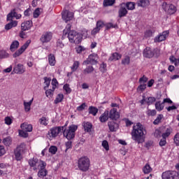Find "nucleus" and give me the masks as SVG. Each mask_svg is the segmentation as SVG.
Here are the masks:
<instances>
[{
  "mask_svg": "<svg viewBox=\"0 0 179 179\" xmlns=\"http://www.w3.org/2000/svg\"><path fill=\"white\" fill-rule=\"evenodd\" d=\"M99 69H100L101 72L104 73V72H106V71H107V65L104 63H102L100 66Z\"/></svg>",
  "mask_w": 179,
  "mask_h": 179,
  "instance_id": "13d9d810",
  "label": "nucleus"
},
{
  "mask_svg": "<svg viewBox=\"0 0 179 179\" xmlns=\"http://www.w3.org/2000/svg\"><path fill=\"white\" fill-rule=\"evenodd\" d=\"M78 129V126L75 124H71L69 127L68 129H64L63 131V135L68 139V141H71L75 138V132Z\"/></svg>",
  "mask_w": 179,
  "mask_h": 179,
  "instance_id": "20e7f679",
  "label": "nucleus"
},
{
  "mask_svg": "<svg viewBox=\"0 0 179 179\" xmlns=\"http://www.w3.org/2000/svg\"><path fill=\"white\" fill-rule=\"evenodd\" d=\"M143 173L145 174H149V173H150V171H152V168L150 167V164H145V166L143 167Z\"/></svg>",
  "mask_w": 179,
  "mask_h": 179,
  "instance_id": "58836bf2",
  "label": "nucleus"
},
{
  "mask_svg": "<svg viewBox=\"0 0 179 179\" xmlns=\"http://www.w3.org/2000/svg\"><path fill=\"white\" fill-rule=\"evenodd\" d=\"M9 55L5 52V50L0 51V58L2 59L3 58H8Z\"/></svg>",
  "mask_w": 179,
  "mask_h": 179,
  "instance_id": "3c124183",
  "label": "nucleus"
},
{
  "mask_svg": "<svg viewBox=\"0 0 179 179\" xmlns=\"http://www.w3.org/2000/svg\"><path fill=\"white\" fill-rule=\"evenodd\" d=\"M83 127L85 132H92V128H93V125L89 122H85L83 123Z\"/></svg>",
  "mask_w": 179,
  "mask_h": 179,
  "instance_id": "b1692460",
  "label": "nucleus"
},
{
  "mask_svg": "<svg viewBox=\"0 0 179 179\" xmlns=\"http://www.w3.org/2000/svg\"><path fill=\"white\" fill-rule=\"evenodd\" d=\"M29 164L32 167L34 171H37V170L43 169V167H45V164L44 162L34 158L29 159Z\"/></svg>",
  "mask_w": 179,
  "mask_h": 179,
  "instance_id": "0eeeda50",
  "label": "nucleus"
},
{
  "mask_svg": "<svg viewBox=\"0 0 179 179\" xmlns=\"http://www.w3.org/2000/svg\"><path fill=\"white\" fill-rule=\"evenodd\" d=\"M4 121L6 125H10L12 124V119L9 117H6Z\"/></svg>",
  "mask_w": 179,
  "mask_h": 179,
  "instance_id": "0e129e2a",
  "label": "nucleus"
},
{
  "mask_svg": "<svg viewBox=\"0 0 179 179\" xmlns=\"http://www.w3.org/2000/svg\"><path fill=\"white\" fill-rule=\"evenodd\" d=\"M152 36H153V32L152 31V30L148 29L145 31V34H144L145 38H149L152 37Z\"/></svg>",
  "mask_w": 179,
  "mask_h": 179,
  "instance_id": "a18cd8bd",
  "label": "nucleus"
},
{
  "mask_svg": "<svg viewBox=\"0 0 179 179\" xmlns=\"http://www.w3.org/2000/svg\"><path fill=\"white\" fill-rule=\"evenodd\" d=\"M64 100V94H59L56 99H55V104H58V103H61Z\"/></svg>",
  "mask_w": 179,
  "mask_h": 179,
  "instance_id": "f704fd0d",
  "label": "nucleus"
},
{
  "mask_svg": "<svg viewBox=\"0 0 179 179\" xmlns=\"http://www.w3.org/2000/svg\"><path fill=\"white\" fill-rule=\"evenodd\" d=\"M31 26H33V23L31 22V21H26L21 24V29L22 30H24V31H26V30H29V29H31Z\"/></svg>",
  "mask_w": 179,
  "mask_h": 179,
  "instance_id": "aec40b11",
  "label": "nucleus"
},
{
  "mask_svg": "<svg viewBox=\"0 0 179 179\" xmlns=\"http://www.w3.org/2000/svg\"><path fill=\"white\" fill-rule=\"evenodd\" d=\"M146 82H148V78L145 76L139 79V83L145 84Z\"/></svg>",
  "mask_w": 179,
  "mask_h": 179,
  "instance_id": "774afa93",
  "label": "nucleus"
},
{
  "mask_svg": "<svg viewBox=\"0 0 179 179\" xmlns=\"http://www.w3.org/2000/svg\"><path fill=\"white\" fill-rule=\"evenodd\" d=\"M168 36H169V32L167 31L162 32L158 36L155 37V43H160L162 41H164V40H166Z\"/></svg>",
  "mask_w": 179,
  "mask_h": 179,
  "instance_id": "4468645a",
  "label": "nucleus"
},
{
  "mask_svg": "<svg viewBox=\"0 0 179 179\" xmlns=\"http://www.w3.org/2000/svg\"><path fill=\"white\" fill-rule=\"evenodd\" d=\"M64 36L68 34V38L70 43H75L76 44H79L82 41V35L78 34L76 31H71V24H68L63 31Z\"/></svg>",
  "mask_w": 179,
  "mask_h": 179,
  "instance_id": "f03ea898",
  "label": "nucleus"
},
{
  "mask_svg": "<svg viewBox=\"0 0 179 179\" xmlns=\"http://www.w3.org/2000/svg\"><path fill=\"white\" fill-rule=\"evenodd\" d=\"M178 172L176 171H167L162 173L163 179H178L179 177V164L176 166Z\"/></svg>",
  "mask_w": 179,
  "mask_h": 179,
  "instance_id": "423d86ee",
  "label": "nucleus"
},
{
  "mask_svg": "<svg viewBox=\"0 0 179 179\" xmlns=\"http://www.w3.org/2000/svg\"><path fill=\"white\" fill-rule=\"evenodd\" d=\"M97 113H99V109L94 106H90L89 108V113L92 114V115L95 116Z\"/></svg>",
  "mask_w": 179,
  "mask_h": 179,
  "instance_id": "473e14b6",
  "label": "nucleus"
},
{
  "mask_svg": "<svg viewBox=\"0 0 179 179\" xmlns=\"http://www.w3.org/2000/svg\"><path fill=\"white\" fill-rule=\"evenodd\" d=\"M14 153L16 160H22V152L18 151L17 150H15Z\"/></svg>",
  "mask_w": 179,
  "mask_h": 179,
  "instance_id": "a19ab883",
  "label": "nucleus"
},
{
  "mask_svg": "<svg viewBox=\"0 0 179 179\" xmlns=\"http://www.w3.org/2000/svg\"><path fill=\"white\" fill-rule=\"evenodd\" d=\"M15 150H17L18 152H21L23 153L24 150H26V144L21 143L20 145L17 146Z\"/></svg>",
  "mask_w": 179,
  "mask_h": 179,
  "instance_id": "e433bc0d",
  "label": "nucleus"
},
{
  "mask_svg": "<svg viewBox=\"0 0 179 179\" xmlns=\"http://www.w3.org/2000/svg\"><path fill=\"white\" fill-rule=\"evenodd\" d=\"M127 13H128V10H127V5H125V3H122L119 10V17H124V16H127Z\"/></svg>",
  "mask_w": 179,
  "mask_h": 179,
  "instance_id": "dca6fc26",
  "label": "nucleus"
},
{
  "mask_svg": "<svg viewBox=\"0 0 179 179\" xmlns=\"http://www.w3.org/2000/svg\"><path fill=\"white\" fill-rule=\"evenodd\" d=\"M57 85H58V81L57 80V79L53 78L52 80V89H53V90H55V89L57 88Z\"/></svg>",
  "mask_w": 179,
  "mask_h": 179,
  "instance_id": "bf43d9fd",
  "label": "nucleus"
},
{
  "mask_svg": "<svg viewBox=\"0 0 179 179\" xmlns=\"http://www.w3.org/2000/svg\"><path fill=\"white\" fill-rule=\"evenodd\" d=\"M129 62H131V57L129 56H126L122 60V65H129Z\"/></svg>",
  "mask_w": 179,
  "mask_h": 179,
  "instance_id": "c03bdc74",
  "label": "nucleus"
},
{
  "mask_svg": "<svg viewBox=\"0 0 179 179\" xmlns=\"http://www.w3.org/2000/svg\"><path fill=\"white\" fill-rule=\"evenodd\" d=\"M101 122H106L108 120V111L104 112L99 117Z\"/></svg>",
  "mask_w": 179,
  "mask_h": 179,
  "instance_id": "c756f323",
  "label": "nucleus"
},
{
  "mask_svg": "<svg viewBox=\"0 0 179 179\" xmlns=\"http://www.w3.org/2000/svg\"><path fill=\"white\" fill-rule=\"evenodd\" d=\"M48 62L50 66H55V64H57V60H55V56L52 54H50L48 55Z\"/></svg>",
  "mask_w": 179,
  "mask_h": 179,
  "instance_id": "5701e85b",
  "label": "nucleus"
},
{
  "mask_svg": "<svg viewBox=\"0 0 179 179\" xmlns=\"http://www.w3.org/2000/svg\"><path fill=\"white\" fill-rule=\"evenodd\" d=\"M93 71H94V68H93L92 66H89L83 71V73L84 75H87L89 73H92Z\"/></svg>",
  "mask_w": 179,
  "mask_h": 179,
  "instance_id": "4c0bfd02",
  "label": "nucleus"
},
{
  "mask_svg": "<svg viewBox=\"0 0 179 179\" xmlns=\"http://www.w3.org/2000/svg\"><path fill=\"white\" fill-rule=\"evenodd\" d=\"M52 38V34L51 32H45L41 36L40 40L41 43H49Z\"/></svg>",
  "mask_w": 179,
  "mask_h": 179,
  "instance_id": "ddd939ff",
  "label": "nucleus"
},
{
  "mask_svg": "<svg viewBox=\"0 0 179 179\" xmlns=\"http://www.w3.org/2000/svg\"><path fill=\"white\" fill-rule=\"evenodd\" d=\"M19 135L22 138H27V136H29V134H27V131H25L23 129L19 131Z\"/></svg>",
  "mask_w": 179,
  "mask_h": 179,
  "instance_id": "8fccbe9b",
  "label": "nucleus"
},
{
  "mask_svg": "<svg viewBox=\"0 0 179 179\" xmlns=\"http://www.w3.org/2000/svg\"><path fill=\"white\" fill-rule=\"evenodd\" d=\"M99 62V56L96 53L89 55L88 58L83 62V65H96Z\"/></svg>",
  "mask_w": 179,
  "mask_h": 179,
  "instance_id": "6e6552de",
  "label": "nucleus"
},
{
  "mask_svg": "<svg viewBox=\"0 0 179 179\" xmlns=\"http://www.w3.org/2000/svg\"><path fill=\"white\" fill-rule=\"evenodd\" d=\"M109 118L110 120H118L120 118V113L117 111L116 108H112L109 113Z\"/></svg>",
  "mask_w": 179,
  "mask_h": 179,
  "instance_id": "f3484780",
  "label": "nucleus"
},
{
  "mask_svg": "<svg viewBox=\"0 0 179 179\" xmlns=\"http://www.w3.org/2000/svg\"><path fill=\"white\" fill-rule=\"evenodd\" d=\"M40 16V8H36L34 12V17L37 18Z\"/></svg>",
  "mask_w": 179,
  "mask_h": 179,
  "instance_id": "69168bd1",
  "label": "nucleus"
},
{
  "mask_svg": "<svg viewBox=\"0 0 179 179\" xmlns=\"http://www.w3.org/2000/svg\"><path fill=\"white\" fill-rule=\"evenodd\" d=\"M78 167L80 171H87L90 167V159L87 157H82L78 161Z\"/></svg>",
  "mask_w": 179,
  "mask_h": 179,
  "instance_id": "7ed1b4c3",
  "label": "nucleus"
},
{
  "mask_svg": "<svg viewBox=\"0 0 179 179\" xmlns=\"http://www.w3.org/2000/svg\"><path fill=\"white\" fill-rule=\"evenodd\" d=\"M154 136L155 138H160V136H162V131H160V130H155V133H154Z\"/></svg>",
  "mask_w": 179,
  "mask_h": 179,
  "instance_id": "338daca9",
  "label": "nucleus"
},
{
  "mask_svg": "<svg viewBox=\"0 0 179 179\" xmlns=\"http://www.w3.org/2000/svg\"><path fill=\"white\" fill-rule=\"evenodd\" d=\"M39 122L41 125H48V122H47V118L44 117L39 119Z\"/></svg>",
  "mask_w": 179,
  "mask_h": 179,
  "instance_id": "4d7b16f0",
  "label": "nucleus"
},
{
  "mask_svg": "<svg viewBox=\"0 0 179 179\" xmlns=\"http://www.w3.org/2000/svg\"><path fill=\"white\" fill-rule=\"evenodd\" d=\"M65 127H66V124L63 127H55L51 128L47 134V138L50 141L51 139H54V138H57V136L59 135V132L65 129Z\"/></svg>",
  "mask_w": 179,
  "mask_h": 179,
  "instance_id": "39448f33",
  "label": "nucleus"
},
{
  "mask_svg": "<svg viewBox=\"0 0 179 179\" xmlns=\"http://www.w3.org/2000/svg\"><path fill=\"white\" fill-rule=\"evenodd\" d=\"M136 3L138 6H141V8H146V6H149L150 2L149 0H138Z\"/></svg>",
  "mask_w": 179,
  "mask_h": 179,
  "instance_id": "4be33fe9",
  "label": "nucleus"
},
{
  "mask_svg": "<svg viewBox=\"0 0 179 179\" xmlns=\"http://www.w3.org/2000/svg\"><path fill=\"white\" fill-rule=\"evenodd\" d=\"M62 17L63 20H64V22L67 23V22H69L70 20H72V19H73V13L68 10H64L62 13Z\"/></svg>",
  "mask_w": 179,
  "mask_h": 179,
  "instance_id": "9d476101",
  "label": "nucleus"
},
{
  "mask_svg": "<svg viewBox=\"0 0 179 179\" xmlns=\"http://www.w3.org/2000/svg\"><path fill=\"white\" fill-rule=\"evenodd\" d=\"M13 17H15L16 19H20V17H22V15L17 14V13H16L15 10H13V11L8 14L7 20H12Z\"/></svg>",
  "mask_w": 179,
  "mask_h": 179,
  "instance_id": "a211bd4d",
  "label": "nucleus"
},
{
  "mask_svg": "<svg viewBox=\"0 0 179 179\" xmlns=\"http://www.w3.org/2000/svg\"><path fill=\"white\" fill-rule=\"evenodd\" d=\"M174 143L176 145V146H179V133H177L175 136H174Z\"/></svg>",
  "mask_w": 179,
  "mask_h": 179,
  "instance_id": "6e6d98bb",
  "label": "nucleus"
},
{
  "mask_svg": "<svg viewBox=\"0 0 179 179\" xmlns=\"http://www.w3.org/2000/svg\"><path fill=\"white\" fill-rule=\"evenodd\" d=\"M122 55L118 54L117 52H115L112 54L111 57L108 59L109 61H118V59H121Z\"/></svg>",
  "mask_w": 179,
  "mask_h": 179,
  "instance_id": "cd10ccee",
  "label": "nucleus"
},
{
  "mask_svg": "<svg viewBox=\"0 0 179 179\" xmlns=\"http://www.w3.org/2000/svg\"><path fill=\"white\" fill-rule=\"evenodd\" d=\"M155 55V53L153 51H152V49L150 48H146L143 51V56L145 58H152Z\"/></svg>",
  "mask_w": 179,
  "mask_h": 179,
  "instance_id": "6ab92c4d",
  "label": "nucleus"
},
{
  "mask_svg": "<svg viewBox=\"0 0 179 179\" xmlns=\"http://www.w3.org/2000/svg\"><path fill=\"white\" fill-rule=\"evenodd\" d=\"M103 27H104V22L102 21H98L96 22V27L92 31V34L93 36L97 34Z\"/></svg>",
  "mask_w": 179,
  "mask_h": 179,
  "instance_id": "2eb2a0df",
  "label": "nucleus"
},
{
  "mask_svg": "<svg viewBox=\"0 0 179 179\" xmlns=\"http://www.w3.org/2000/svg\"><path fill=\"white\" fill-rule=\"evenodd\" d=\"M147 114L149 116L155 117V115H156L157 114V112H156V110L148 109V110L147 111Z\"/></svg>",
  "mask_w": 179,
  "mask_h": 179,
  "instance_id": "5fc2aeb1",
  "label": "nucleus"
},
{
  "mask_svg": "<svg viewBox=\"0 0 179 179\" xmlns=\"http://www.w3.org/2000/svg\"><path fill=\"white\" fill-rule=\"evenodd\" d=\"M33 100H34V99L32 98L31 100H30L29 102L24 101V107L25 111L27 112L30 111V107L33 103Z\"/></svg>",
  "mask_w": 179,
  "mask_h": 179,
  "instance_id": "c85d7f7f",
  "label": "nucleus"
},
{
  "mask_svg": "<svg viewBox=\"0 0 179 179\" xmlns=\"http://www.w3.org/2000/svg\"><path fill=\"white\" fill-rule=\"evenodd\" d=\"M125 5L128 10H134V9H135L134 2H127V3H125Z\"/></svg>",
  "mask_w": 179,
  "mask_h": 179,
  "instance_id": "c9c22d12",
  "label": "nucleus"
},
{
  "mask_svg": "<svg viewBox=\"0 0 179 179\" xmlns=\"http://www.w3.org/2000/svg\"><path fill=\"white\" fill-rule=\"evenodd\" d=\"M17 26V21L11 20V22L5 26L6 30H10L12 27H16Z\"/></svg>",
  "mask_w": 179,
  "mask_h": 179,
  "instance_id": "bb28decb",
  "label": "nucleus"
},
{
  "mask_svg": "<svg viewBox=\"0 0 179 179\" xmlns=\"http://www.w3.org/2000/svg\"><path fill=\"white\" fill-rule=\"evenodd\" d=\"M13 72L17 75H23L26 72V68L22 64H18L13 68Z\"/></svg>",
  "mask_w": 179,
  "mask_h": 179,
  "instance_id": "f8f14e48",
  "label": "nucleus"
},
{
  "mask_svg": "<svg viewBox=\"0 0 179 179\" xmlns=\"http://www.w3.org/2000/svg\"><path fill=\"white\" fill-rule=\"evenodd\" d=\"M79 65H80V63L78 61H75L73 64V66H71V70L73 72H75L78 68Z\"/></svg>",
  "mask_w": 179,
  "mask_h": 179,
  "instance_id": "79ce46f5",
  "label": "nucleus"
},
{
  "mask_svg": "<svg viewBox=\"0 0 179 179\" xmlns=\"http://www.w3.org/2000/svg\"><path fill=\"white\" fill-rule=\"evenodd\" d=\"M21 129L24 130L25 132H31L33 131V126L27 123H22L21 124Z\"/></svg>",
  "mask_w": 179,
  "mask_h": 179,
  "instance_id": "412c9836",
  "label": "nucleus"
},
{
  "mask_svg": "<svg viewBox=\"0 0 179 179\" xmlns=\"http://www.w3.org/2000/svg\"><path fill=\"white\" fill-rule=\"evenodd\" d=\"M44 84H45V89L46 87H48L50 86V83H51V78H47V77H44Z\"/></svg>",
  "mask_w": 179,
  "mask_h": 179,
  "instance_id": "09e8293b",
  "label": "nucleus"
},
{
  "mask_svg": "<svg viewBox=\"0 0 179 179\" xmlns=\"http://www.w3.org/2000/svg\"><path fill=\"white\" fill-rule=\"evenodd\" d=\"M58 150V148H57L56 146H51L49 148V152L50 153H51L52 155H55V153H57V151Z\"/></svg>",
  "mask_w": 179,
  "mask_h": 179,
  "instance_id": "603ef678",
  "label": "nucleus"
},
{
  "mask_svg": "<svg viewBox=\"0 0 179 179\" xmlns=\"http://www.w3.org/2000/svg\"><path fill=\"white\" fill-rule=\"evenodd\" d=\"M19 48V41H14L10 47V51H15V50Z\"/></svg>",
  "mask_w": 179,
  "mask_h": 179,
  "instance_id": "2f4dec72",
  "label": "nucleus"
},
{
  "mask_svg": "<svg viewBox=\"0 0 179 179\" xmlns=\"http://www.w3.org/2000/svg\"><path fill=\"white\" fill-rule=\"evenodd\" d=\"M162 9L169 13V15H174L177 12V8L173 4H167V3H162Z\"/></svg>",
  "mask_w": 179,
  "mask_h": 179,
  "instance_id": "1a4fd4ad",
  "label": "nucleus"
},
{
  "mask_svg": "<svg viewBox=\"0 0 179 179\" xmlns=\"http://www.w3.org/2000/svg\"><path fill=\"white\" fill-rule=\"evenodd\" d=\"M29 44H30V41H27L18 50H17L13 54V57L16 58V57L22 55V54H23V52H24V51L26 50L27 47H29Z\"/></svg>",
  "mask_w": 179,
  "mask_h": 179,
  "instance_id": "9b49d317",
  "label": "nucleus"
},
{
  "mask_svg": "<svg viewBox=\"0 0 179 179\" xmlns=\"http://www.w3.org/2000/svg\"><path fill=\"white\" fill-rule=\"evenodd\" d=\"M85 108H86V103H83L80 106H79L77 108V111H83V110H85Z\"/></svg>",
  "mask_w": 179,
  "mask_h": 179,
  "instance_id": "052dcab7",
  "label": "nucleus"
},
{
  "mask_svg": "<svg viewBox=\"0 0 179 179\" xmlns=\"http://www.w3.org/2000/svg\"><path fill=\"white\" fill-rule=\"evenodd\" d=\"M155 108L157 110V111H162L163 108H164V103H160V101H158L155 103Z\"/></svg>",
  "mask_w": 179,
  "mask_h": 179,
  "instance_id": "72a5a7b5",
  "label": "nucleus"
},
{
  "mask_svg": "<svg viewBox=\"0 0 179 179\" xmlns=\"http://www.w3.org/2000/svg\"><path fill=\"white\" fill-rule=\"evenodd\" d=\"M155 101H156V98L155 97H148L147 99H145V103H147L148 106H150V104H153Z\"/></svg>",
  "mask_w": 179,
  "mask_h": 179,
  "instance_id": "de8ad7c7",
  "label": "nucleus"
},
{
  "mask_svg": "<svg viewBox=\"0 0 179 179\" xmlns=\"http://www.w3.org/2000/svg\"><path fill=\"white\" fill-rule=\"evenodd\" d=\"M54 93V89L52 90H48L45 91V94L47 97H51Z\"/></svg>",
  "mask_w": 179,
  "mask_h": 179,
  "instance_id": "e2e57ef3",
  "label": "nucleus"
},
{
  "mask_svg": "<svg viewBox=\"0 0 179 179\" xmlns=\"http://www.w3.org/2000/svg\"><path fill=\"white\" fill-rule=\"evenodd\" d=\"M102 146H103V148H104V149L106 150H110V148L108 146V142H107V141H103L102 142Z\"/></svg>",
  "mask_w": 179,
  "mask_h": 179,
  "instance_id": "680f3d73",
  "label": "nucleus"
},
{
  "mask_svg": "<svg viewBox=\"0 0 179 179\" xmlns=\"http://www.w3.org/2000/svg\"><path fill=\"white\" fill-rule=\"evenodd\" d=\"M146 135V129L141 123H136L133 127L131 131V138L133 141L141 143L143 142V136Z\"/></svg>",
  "mask_w": 179,
  "mask_h": 179,
  "instance_id": "f257e3e1",
  "label": "nucleus"
},
{
  "mask_svg": "<svg viewBox=\"0 0 179 179\" xmlns=\"http://www.w3.org/2000/svg\"><path fill=\"white\" fill-rule=\"evenodd\" d=\"M108 125L111 132L115 131L117 128H118V124L114 122H109Z\"/></svg>",
  "mask_w": 179,
  "mask_h": 179,
  "instance_id": "a878e982",
  "label": "nucleus"
},
{
  "mask_svg": "<svg viewBox=\"0 0 179 179\" xmlns=\"http://www.w3.org/2000/svg\"><path fill=\"white\" fill-rule=\"evenodd\" d=\"M40 170L38 172V176L40 177V178H43V177H45L48 172L47 171V169H45V167L39 168Z\"/></svg>",
  "mask_w": 179,
  "mask_h": 179,
  "instance_id": "393cba45",
  "label": "nucleus"
},
{
  "mask_svg": "<svg viewBox=\"0 0 179 179\" xmlns=\"http://www.w3.org/2000/svg\"><path fill=\"white\" fill-rule=\"evenodd\" d=\"M171 132H173V129L171 128L166 129V131L163 133L162 135V138L166 139L167 138H169V136H170V135L171 134Z\"/></svg>",
  "mask_w": 179,
  "mask_h": 179,
  "instance_id": "7c9ffc66",
  "label": "nucleus"
},
{
  "mask_svg": "<svg viewBox=\"0 0 179 179\" xmlns=\"http://www.w3.org/2000/svg\"><path fill=\"white\" fill-rule=\"evenodd\" d=\"M3 143L6 146H9L12 143V139L10 137H7L3 139Z\"/></svg>",
  "mask_w": 179,
  "mask_h": 179,
  "instance_id": "ea45409f",
  "label": "nucleus"
},
{
  "mask_svg": "<svg viewBox=\"0 0 179 179\" xmlns=\"http://www.w3.org/2000/svg\"><path fill=\"white\" fill-rule=\"evenodd\" d=\"M114 0H103V6H111L114 5Z\"/></svg>",
  "mask_w": 179,
  "mask_h": 179,
  "instance_id": "49530a36",
  "label": "nucleus"
},
{
  "mask_svg": "<svg viewBox=\"0 0 179 179\" xmlns=\"http://www.w3.org/2000/svg\"><path fill=\"white\" fill-rule=\"evenodd\" d=\"M162 118H163V115H159L153 122L154 125H157L160 124V122H162Z\"/></svg>",
  "mask_w": 179,
  "mask_h": 179,
  "instance_id": "37998d69",
  "label": "nucleus"
},
{
  "mask_svg": "<svg viewBox=\"0 0 179 179\" xmlns=\"http://www.w3.org/2000/svg\"><path fill=\"white\" fill-rule=\"evenodd\" d=\"M63 89L65 90L67 94H69L71 92H72V90L71 89V87H69V85L68 84L64 85Z\"/></svg>",
  "mask_w": 179,
  "mask_h": 179,
  "instance_id": "864d4df0",
  "label": "nucleus"
}]
</instances>
